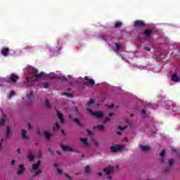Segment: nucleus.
Here are the masks:
<instances>
[{
    "label": "nucleus",
    "mask_w": 180,
    "mask_h": 180,
    "mask_svg": "<svg viewBox=\"0 0 180 180\" xmlns=\"http://www.w3.org/2000/svg\"><path fill=\"white\" fill-rule=\"evenodd\" d=\"M90 171H91V168L89 167V166H86L85 167V172H86V174H89V172H90Z\"/></svg>",
    "instance_id": "nucleus-31"
},
{
    "label": "nucleus",
    "mask_w": 180,
    "mask_h": 180,
    "mask_svg": "<svg viewBox=\"0 0 180 180\" xmlns=\"http://www.w3.org/2000/svg\"><path fill=\"white\" fill-rule=\"evenodd\" d=\"M141 150H142L143 151V153H146V151H148V150H150V147L147 146H143V145H140L139 146Z\"/></svg>",
    "instance_id": "nucleus-18"
},
{
    "label": "nucleus",
    "mask_w": 180,
    "mask_h": 180,
    "mask_svg": "<svg viewBox=\"0 0 180 180\" xmlns=\"http://www.w3.org/2000/svg\"><path fill=\"white\" fill-rule=\"evenodd\" d=\"M10 79H11V82H16V81H18V79H19V76L15 75L14 74H11V75H10Z\"/></svg>",
    "instance_id": "nucleus-13"
},
{
    "label": "nucleus",
    "mask_w": 180,
    "mask_h": 180,
    "mask_svg": "<svg viewBox=\"0 0 180 180\" xmlns=\"http://www.w3.org/2000/svg\"><path fill=\"white\" fill-rule=\"evenodd\" d=\"M168 164H169V167H172V165H174V164H175V160L174 159H169L168 161Z\"/></svg>",
    "instance_id": "nucleus-27"
},
{
    "label": "nucleus",
    "mask_w": 180,
    "mask_h": 180,
    "mask_svg": "<svg viewBox=\"0 0 180 180\" xmlns=\"http://www.w3.org/2000/svg\"><path fill=\"white\" fill-rule=\"evenodd\" d=\"M84 85H86V86H89V85H95V80L92 79H89L87 76L84 77Z\"/></svg>",
    "instance_id": "nucleus-5"
},
{
    "label": "nucleus",
    "mask_w": 180,
    "mask_h": 180,
    "mask_svg": "<svg viewBox=\"0 0 180 180\" xmlns=\"http://www.w3.org/2000/svg\"><path fill=\"white\" fill-rule=\"evenodd\" d=\"M31 75H32V77H34V78H35L36 81H39V79H40V78H44V72H41L39 73L37 71V69L34 70L31 72Z\"/></svg>",
    "instance_id": "nucleus-1"
},
{
    "label": "nucleus",
    "mask_w": 180,
    "mask_h": 180,
    "mask_svg": "<svg viewBox=\"0 0 180 180\" xmlns=\"http://www.w3.org/2000/svg\"><path fill=\"white\" fill-rule=\"evenodd\" d=\"M2 143H4V139H1L0 140V151H1V150H4V146H2Z\"/></svg>",
    "instance_id": "nucleus-35"
},
{
    "label": "nucleus",
    "mask_w": 180,
    "mask_h": 180,
    "mask_svg": "<svg viewBox=\"0 0 180 180\" xmlns=\"http://www.w3.org/2000/svg\"><path fill=\"white\" fill-rule=\"evenodd\" d=\"M5 115H4V118L1 119V120H0V126H4V124H5Z\"/></svg>",
    "instance_id": "nucleus-28"
},
{
    "label": "nucleus",
    "mask_w": 180,
    "mask_h": 180,
    "mask_svg": "<svg viewBox=\"0 0 180 180\" xmlns=\"http://www.w3.org/2000/svg\"><path fill=\"white\" fill-rule=\"evenodd\" d=\"M87 133L89 136H92V131H90L89 129H87Z\"/></svg>",
    "instance_id": "nucleus-48"
},
{
    "label": "nucleus",
    "mask_w": 180,
    "mask_h": 180,
    "mask_svg": "<svg viewBox=\"0 0 180 180\" xmlns=\"http://www.w3.org/2000/svg\"><path fill=\"white\" fill-rule=\"evenodd\" d=\"M86 110L89 112V113H91L93 116H95V117H98V119H101L105 116V115L101 111L94 112L91 110V108H87Z\"/></svg>",
    "instance_id": "nucleus-3"
},
{
    "label": "nucleus",
    "mask_w": 180,
    "mask_h": 180,
    "mask_svg": "<svg viewBox=\"0 0 180 180\" xmlns=\"http://www.w3.org/2000/svg\"><path fill=\"white\" fill-rule=\"evenodd\" d=\"M26 130L22 129V139H25V140H29V137L26 136Z\"/></svg>",
    "instance_id": "nucleus-20"
},
{
    "label": "nucleus",
    "mask_w": 180,
    "mask_h": 180,
    "mask_svg": "<svg viewBox=\"0 0 180 180\" xmlns=\"http://www.w3.org/2000/svg\"><path fill=\"white\" fill-rule=\"evenodd\" d=\"M60 129V124H58V122L55 124V126H53V131H56V130Z\"/></svg>",
    "instance_id": "nucleus-26"
},
{
    "label": "nucleus",
    "mask_w": 180,
    "mask_h": 180,
    "mask_svg": "<svg viewBox=\"0 0 180 180\" xmlns=\"http://www.w3.org/2000/svg\"><path fill=\"white\" fill-rule=\"evenodd\" d=\"M171 79L173 82H180V78L178 77V75L176 73H174L171 76Z\"/></svg>",
    "instance_id": "nucleus-9"
},
{
    "label": "nucleus",
    "mask_w": 180,
    "mask_h": 180,
    "mask_svg": "<svg viewBox=\"0 0 180 180\" xmlns=\"http://www.w3.org/2000/svg\"><path fill=\"white\" fill-rule=\"evenodd\" d=\"M98 176H102V172H98Z\"/></svg>",
    "instance_id": "nucleus-58"
},
{
    "label": "nucleus",
    "mask_w": 180,
    "mask_h": 180,
    "mask_svg": "<svg viewBox=\"0 0 180 180\" xmlns=\"http://www.w3.org/2000/svg\"><path fill=\"white\" fill-rule=\"evenodd\" d=\"M57 115L60 123H65V121L64 120V119H63V114L58 111Z\"/></svg>",
    "instance_id": "nucleus-16"
},
{
    "label": "nucleus",
    "mask_w": 180,
    "mask_h": 180,
    "mask_svg": "<svg viewBox=\"0 0 180 180\" xmlns=\"http://www.w3.org/2000/svg\"><path fill=\"white\" fill-rule=\"evenodd\" d=\"M6 139H11V127H7Z\"/></svg>",
    "instance_id": "nucleus-19"
},
{
    "label": "nucleus",
    "mask_w": 180,
    "mask_h": 180,
    "mask_svg": "<svg viewBox=\"0 0 180 180\" xmlns=\"http://www.w3.org/2000/svg\"><path fill=\"white\" fill-rule=\"evenodd\" d=\"M18 168H19V169H18V171L17 172V174L18 175H22L23 172H25V165H20L18 166Z\"/></svg>",
    "instance_id": "nucleus-12"
},
{
    "label": "nucleus",
    "mask_w": 180,
    "mask_h": 180,
    "mask_svg": "<svg viewBox=\"0 0 180 180\" xmlns=\"http://www.w3.org/2000/svg\"><path fill=\"white\" fill-rule=\"evenodd\" d=\"M123 23H122L121 22H117L115 24V27H116L117 29L119 27H122Z\"/></svg>",
    "instance_id": "nucleus-25"
},
{
    "label": "nucleus",
    "mask_w": 180,
    "mask_h": 180,
    "mask_svg": "<svg viewBox=\"0 0 180 180\" xmlns=\"http://www.w3.org/2000/svg\"><path fill=\"white\" fill-rule=\"evenodd\" d=\"M175 151H176V150L175 148L172 149V153H175Z\"/></svg>",
    "instance_id": "nucleus-57"
},
{
    "label": "nucleus",
    "mask_w": 180,
    "mask_h": 180,
    "mask_svg": "<svg viewBox=\"0 0 180 180\" xmlns=\"http://www.w3.org/2000/svg\"><path fill=\"white\" fill-rule=\"evenodd\" d=\"M9 48H4L1 49V54L2 56H4V57H8V54H9Z\"/></svg>",
    "instance_id": "nucleus-11"
},
{
    "label": "nucleus",
    "mask_w": 180,
    "mask_h": 180,
    "mask_svg": "<svg viewBox=\"0 0 180 180\" xmlns=\"http://www.w3.org/2000/svg\"><path fill=\"white\" fill-rule=\"evenodd\" d=\"M160 157H161L160 161L162 164L165 162V150H162V152L160 153Z\"/></svg>",
    "instance_id": "nucleus-10"
},
{
    "label": "nucleus",
    "mask_w": 180,
    "mask_h": 180,
    "mask_svg": "<svg viewBox=\"0 0 180 180\" xmlns=\"http://www.w3.org/2000/svg\"><path fill=\"white\" fill-rule=\"evenodd\" d=\"M41 164V160H38L37 164H34L32 165V169L34 171H36V169H39V167H40Z\"/></svg>",
    "instance_id": "nucleus-15"
},
{
    "label": "nucleus",
    "mask_w": 180,
    "mask_h": 180,
    "mask_svg": "<svg viewBox=\"0 0 180 180\" xmlns=\"http://www.w3.org/2000/svg\"><path fill=\"white\" fill-rule=\"evenodd\" d=\"M134 27H144L146 26V23L141 20H136L134 22Z\"/></svg>",
    "instance_id": "nucleus-7"
},
{
    "label": "nucleus",
    "mask_w": 180,
    "mask_h": 180,
    "mask_svg": "<svg viewBox=\"0 0 180 180\" xmlns=\"http://www.w3.org/2000/svg\"><path fill=\"white\" fill-rule=\"evenodd\" d=\"M95 101L92 99H90V101H89V105H92V103H94Z\"/></svg>",
    "instance_id": "nucleus-45"
},
{
    "label": "nucleus",
    "mask_w": 180,
    "mask_h": 180,
    "mask_svg": "<svg viewBox=\"0 0 180 180\" xmlns=\"http://www.w3.org/2000/svg\"><path fill=\"white\" fill-rule=\"evenodd\" d=\"M117 50H120V45L117 43L115 44Z\"/></svg>",
    "instance_id": "nucleus-42"
},
{
    "label": "nucleus",
    "mask_w": 180,
    "mask_h": 180,
    "mask_svg": "<svg viewBox=\"0 0 180 180\" xmlns=\"http://www.w3.org/2000/svg\"><path fill=\"white\" fill-rule=\"evenodd\" d=\"M57 172H58V174H63V170H61V169L60 168L57 169Z\"/></svg>",
    "instance_id": "nucleus-43"
},
{
    "label": "nucleus",
    "mask_w": 180,
    "mask_h": 180,
    "mask_svg": "<svg viewBox=\"0 0 180 180\" xmlns=\"http://www.w3.org/2000/svg\"><path fill=\"white\" fill-rule=\"evenodd\" d=\"M15 162H16L15 160L11 161V165H15Z\"/></svg>",
    "instance_id": "nucleus-54"
},
{
    "label": "nucleus",
    "mask_w": 180,
    "mask_h": 180,
    "mask_svg": "<svg viewBox=\"0 0 180 180\" xmlns=\"http://www.w3.org/2000/svg\"><path fill=\"white\" fill-rule=\"evenodd\" d=\"M75 123H77V124H81V122L79 121V120L78 118H75L74 120Z\"/></svg>",
    "instance_id": "nucleus-37"
},
{
    "label": "nucleus",
    "mask_w": 180,
    "mask_h": 180,
    "mask_svg": "<svg viewBox=\"0 0 180 180\" xmlns=\"http://www.w3.org/2000/svg\"><path fill=\"white\" fill-rule=\"evenodd\" d=\"M108 122H109V117H106L103 120V123H108Z\"/></svg>",
    "instance_id": "nucleus-40"
},
{
    "label": "nucleus",
    "mask_w": 180,
    "mask_h": 180,
    "mask_svg": "<svg viewBox=\"0 0 180 180\" xmlns=\"http://www.w3.org/2000/svg\"><path fill=\"white\" fill-rule=\"evenodd\" d=\"M69 119H70V120H74V117L72 116V115H69Z\"/></svg>",
    "instance_id": "nucleus-47"
},
{
    "label": "nucleus",
    "mask_w": 180,
    "mask_h": 180,
    "mask_svg": "<svg viewBox=\"0 0 180 180\" xmlns=\"http://www.w3.org/2000/svg\"><path fill=\"white\" fill-rule=\"evenodd\" d=\"M68 91H71V89H68Z\"/></svg>",
    "instance_id": "nucleus-64"
},
{
    "label": "nucleus",
    "mask_w": 180,
    "mask_h": 180,
    "mask_svg": "<svg viewBox=\"0 0 180 180\" xmlns=\"http://www.w3.org/2000/svg\"><path fill=\"white\" fill-rule=\"evenodd\" d=\"M80 157H84V154H82V155H81V156Z\"/></svg>",
    "instance_id": "nucleus-63"
},
{
    "label": "nucleus",
    "mask_w": 180,
    "mask_h": 180,
    "mask_svg": "<svg viewBox=\"0 0 180 180\" xmlns=\"http://www.w3.org/2000/svg\"><path fill=\"white\" fill-rule=\"evenodd\" d=\"M124 148V145H116L110 147L112 153H116L117 151H121Z\"/></svg>",
    "instance_id": "nucleus-4"
},
{
    "label": "nucleus",
    "mask_w": 180,
    "mask_h": 180,
    "mask_svg": "<svg viewBox=\"0 0 180 180\" xmlns=\"http://www.w3.org/2000/svg\"><path fill=\"white\" fill-rule=\"evenodd\" d=\"M27 84H28V86H32V84H33V79H30V77H27L26 78Z\"/></svg>",
    "instance_id": "nucleus-21"
},
{
    "label": "nucleus",
    "mask_w": 180,
    "mask_h": 180,
    "mask_svg": "<svg viewBox=\"0 0 180 180\" xmlns=\"http://www.w3.org/2000/svg\"><path fill=\"white\" fill-rule=\"evenodd\" d=\"M41 172H43L41 170H38L34 174V176H38V175H40V174H41Z\"/></svg>",
    "instance_id": "nucleus-33"
},
{
    "label": "nucleus",
    "mask_w": 180,
    "mask_h": 180,
    "mask_svg": "<svg viewBox=\"0 0 180 180\" xmlns=\"http://www.w3.org/2000/svg\"><path fill=\"white\" fill-rule=\"evenodd\" d=\"M46 106L48 108V109L51 108V105H50V101H49V99H46Z\"/></svg>",
    "instance_id": "nucleus-29"
},
{
    "label": "nucleus",
    "mask_w": 180,
    "mask_h": 180,
    "mask_svg": "<svg viewBox=\"0 0 180 180\" xmlns=\"http://www.w3.org/2000/svg\"><path fill=\"white\" fill-rule=\"evenodd\" d=\"M115 107V105L112 104V105H110L108 106L109 109H113V108Z\"/></svg>",
    "instance_id": "nucleus-49"
},
{
    "label": "nucleus",
    "mask_w": 180,
    "mask_h": 180,
    "mask_svg": "<svg viewBox=\"0 0 180 180\" xmlns=\"http://www.w3.org/2000/svg\"><path fill=\"white\" fill-rule=\"evenodd\" d=\"M53 167H55L56 168H58V164L53 163Z\"/></svg>",
    "instance_id": "nucleus-52"
},
{
    "label": "nucleus",
    "mask_w": 180,
    "mask_h": 180,
    "mask_svg": "<svg viewBox=\"0 0 180 180\" xmlns=\"http://www.w3.org/2000/svg\"><path fill=\"white\" fill-rule=\"evenodd\" d=\"M103 171L105 175H110L113 172V167L112 166L107 167L106 168H104Z\"/></svg>",
    "instance_id": "nucleus-8"
},
{
    "label": "nucleus",
    "mask_w": 180,
    "mask_h": 180,
    "mask_svg": "<svg viewBox=\"0 0 180 180\" xmlns=\"http://www.w3.org/2000/svg\"><path fill=\"white\" fill-rule=\"evenodd\" d=\"M81 141L82 143L84 145V146H88V139L86 138H83L81 139Z\"/></svg>",
    "instance_id": "nucleus-23"
},
{
    "label": "nucleus",
    "mask_w": 180,
    "mask_h": 180,
    "mask_svg": "<svg viewBox=\"0 0 180 180\" xmlns=\"http://www.w3.org/2000/svg\"><path fill=\"white\" fill-rule=\"evenodd\" d=\"M120 130H124V129H127V127H119Z\"/></svg>",
    "instance_id": "nucleus-51"
},
{
    "label": "nucleus",
    "mask_w": 180,
    "mask_h": 180,
    "mask_svg": "<svg viewBox=\"0 0 180 180\" xmlns=\"http://www.w3.org/2000/svg\"><path fill=\"white\" fill-rule=\"evenodd\" d=\"M72 110H74L76 112H79L78 107L77 106L73 107Z\"/></svg>",
    "instance_id": "nucleus-39"
},
{
    "label": "nucleus",
    "mask_w": 180,
    "mask_h": 180,
    "mask_svg": "<svg viewBox=\"0 0 180 180\" xmlns=\"http://www.w3.org/2000/svg\"><path fill=\"white\" fill-rule=\"evenodd\" d=\"M63 95H66V96H69V98H72L74 96L72 95V94H70V93H67V92L63 93Z\"/></svg>",
    "instance_id": "nucleus-32"
},
{
    "label": "nucleus",
    "mask_w": 180,
    "mask_h": 180,
    "mask_svg": "<svg viewBox=\"0 0 180 180\" xmlns=\"http://www.w3.org/2000/svg\"><path fill=\"white\" fill-rule=\"evenodd\" d=\"M107 179L112 180V176H108Z\"/></svg>",
    "instance_id": "nucleus-59"
},
{
    "label": "nucleus",
    "mask_w": 180,
    "mask_h": 180,
    "mask_svg": "<svg viewBox=\"0 0 180 180\" xmlns=\"http://www.w3.org/2000/svg\"><path fill=\"white\" fill-rule=\"evenodd\" d=\"M28 130L29 131H33V126L30 123H28Z\"/></svg>",
    "instance_id": "nucleus-34"
},
{
    "label": "nucleus",
    "mask_w": 180,
    "mask_h": 180,
    "mask_svg": "<svg viewBox=\"0 0 180 180\" xmlns=\"http://www.w3.org/2000/svg\"><path fill=\"white\" fill-rule=\"evenodd\" d=\"M117 134L120 135V134H122V132L121 131H117Z\"/></svg>",
    "instance_id": "nucleus-60"
},
{
    "label": "nucleus",
    "mask_w": 180,
    "mask_h": 180,
    "mask_svg": "<svg viewBox=\"0 0 180 180\" xmlns=\"http://www.w3.org/2000/svg\"><path fill=\"white\" fill-rule=\"evenodd\" d=\"M141 34H143V37L146 39V40H150L153 37V30L151 29L145 30L141 32Z\"/></svg>",
    "instance_id": "nucleus-2"
},
{
    "label": "nucleus",
    "mask_w": 180,
    "mask_h": 180,
    "mask_svg": "<svg viewBox=\"0 0 180 180\" xmlns=\"http://www.w3.org/2000/svg\"><path fill=\"white\" fill-rule=\"evenodd\" d=\"M44 136H45L46 140H50V139H51V136H53V134H51L49 131H45Z\"/></svg>",
    "instance_id": "nucleus-17"
},
{
    "label": "nucleus",
    "mask_w": 180,
    "mask_h": 180,
    "mask_svg": "<svg viewBox=\"0 0 180 180\" xmlns=\"http://www.w3.org/2000/svg\"><path fill=\"white\" fill-rule=\"evenodd\" d=\"M13 95H15V91H11L10 96H13Z\"/></svg>",
    "instance_id": "nucleus-50"
},
{
    "label": "nucleus",
    "mask_w": 180,
    "mask_h": 180,
    "mask_svg": "<svg viewBox=\"0 0 180 180\" xmlns=\"http://www.w3.org/2000/svg\"><path fill=\"white\" fill-rule=\"evenodd\" d=\"M61 133H62V134H65V131H64V130H62Z\"/></svg>",
    "instance_id": "nucleus-61"
},
{
    "label": "nucleus",
    "mask_w": 180,
    "mask_h": 180,
    "mask_svg": "<svg viewBox=\"0 0 180 180\" xmlns=\"http://www.w3.org/2000/svg\"><path fill=\"white\" fill-rule=\"evenodd\" d=\"M42 85H43L44 88H49V84L48 82H44L42 84Z\"/></svg>",
    "instance_id": "nucleus-36"
},
{
    "label": "nucleus",
    "mask_w": 180,
    "mask_h": 180,
    "mask_svg": "<svg viewBox=\"0 0 180 180\" xmlns=\"http://www.w3.org/2000/svg\"><path fill=\"white\" fill-rule=\"evenodd\" d=\"M49 151L53 154V150H51V148H49Z\"/></svg>",
    "instance_id": "nucleus-62"
},
{
    "label": "nucleus",
    "mask_w": 180,
    "mask_h": 180,
    "mask_svg": "<svg viewBox=\"0 0 180 180\" xmlns=\"http://www.w3.org/2000/svg\"><path fill=\"white\" fill-rule=\"evenodd\" d=\"M49 77V78H52V79H62V81H67V77H65V76L58 77L56 74H50Z\"/></svg>",
    "instance_id": "nucleus-6"
},
{
    "label": "nucleus",
    "mask_w": 180,
    "mask_h": 180,
    "mask_svg": "<svg viewBox=\"0 0 180 180\" xmlns=\"http://www.w3.org/2000/svg\"><path fill=\"white\" fill-rule=\"evenodd\" d=\"M17 153H18V154H20V148L17 149Z\"/></svg>",
    "instance_id": "nucleus-55"
},
{
    "label": "nucleus",
    "mask_w": 180,
    "mask_h": 180,
    "mask_svg": "<svg viewBox=\"0 0 180 180\" xmlns=\"http://www.w3.org/2000/svg\"><path fill=\"white\" fill-rule=\"evenodd\" d=\"M97 129H98V130H101L102 131L105 130V126H103V124L98 125Z\"/></svg>",
    "instance_id": "nucleus-30"
},
{
    "label": "nucleus",
    "mask_w": 180,
    "mask_h": 180,
    "mask_svg": "<svg viewBox=\"0 0 180 180\" xmlns=\"http://www.w3.org/2000/svg\"><path fill=\"white\" fill-rule=\"evenodd\" d=\"M144 50H146V51H150L151 49H150V48H148V46H144Z\"/></svg>",
    "instance_id": "nucleus-44"
},
{
    "label": "nucleus",
    "mask_w": 180,
    "mask_h": 180,
    "mask_svg": "<svg viewBox=\"0 0 180 180\" xmlns=\"http://www.w3.org/2000/svg\"><path fill=\"white\" fill-rule=\"evenodd\" d=\"M109 116H110V117H112V116H113V112H110V113H109Z\"/></svg>",
    "instance_id": "nucleus-56"
},
{
    "label": "nucleus",
    "mask_w": 180,
    "mask_h": 180,
    "mask_svg": "<svg viewBox=\"0 0 180 180\" xmlns=\"http://www.w3.org/2000/svg\"><path fill=\"white\" fill-rule=\"evenodd\" d=\"M141 114H142V115H146V110H142Z\"/></svg>",
    "instance_id": "nucleus-53"
},
{
    "label": "nucleus",
    "mask_w": 180,
    "mask_h": 180,
    "mask_svg": "<svg viewBox=\"0 0 180 180\" xmlns=\"http://www.w3.org/2000/svg\"><path fill=\"white\" fill-rule=\"evenodd\" d=\"M27 98L28 99L29 101H32V98H33V91H31L30 93V94L27 95Z\"/></svg>",
    "instance_id": "nucleus-24"
},
{
    "label": "nucleus",
    "mask_w": 180,
    "mask_h": 180,
    "mask_svg": "<svg viewBox=\"0 0 180 180\" xmlns=\"http://www.w3.org/2000/svg\"><path fill=\"white\" fill-rule=\"evenodd\" d=\"M61 148L63 151H74V149H72V148H70L68 146L62 145Z\"/></svg>",
    "instance_id": "nucleus-14"
},
{
    "label": "nucleus",
    "mask_w": 180,
    "mask_h": 180,
    "mask_svg": "<svg viewBox=\"0 0 180 180\" xmlns=\"http://www.w3.org/2000/svg\"><path fill=\"white\" fill-rule=\"evenodd\" d=\"M94 145L98 148L99 147V143H98V141H94Z\"/></svg>",
    "instance_id": "nucleus-46"
},
{
    "label": "nucleus",
    "mask_w": 180,
    "mask_h": 180,
    "mask_svg": "<svg viewBox=\"0 0 180 180\" xmlns=\"http://www.w3.org/2000/svg\"><path fill=\"white\" fill-rule=\"evenodd\" d=\"M27 158L30 161H34V159L36 158V156H34V155H33L32 153H30L28 156Z\"/></svg>",
    "instance_id": "nucleus-22"
},
{
    "label": "nucleus",
    "mask_w": 180,
    "mask_h": 180,
    "mask_svg": "<svg viewBox=\"0 0 180 180\" xmlns=\"http://www.w3.org/2000/svg\"><path fill=\"white\" fill-rule=\"evenodd\" d=\"M64 175H65V176H66V178L68 179H71V176L70 175H68L67 173H64Z\"/></svg>",
    "instance_id": "nucleus-41"
},
{
    "label": "nucleus",
    "mask_w": 180,
    "mask_h": 180,
    "mask_svg": "<svg viewBox=\"0 0 180 180\" xmlns=\"http://www.w3.org/2000/svg\"><path fill=\"white\" fill-rule=\"evenodd\" d=\"M169 169H171V167H166L164 169V173L167 174V172H168L169 171Z\"/></svg>",
    "instance_id": "nucleus-38"
}]
</instances>
